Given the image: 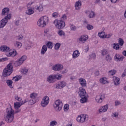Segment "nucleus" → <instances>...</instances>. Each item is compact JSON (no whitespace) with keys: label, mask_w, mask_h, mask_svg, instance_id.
I'll use <instances>...</instances> for the list:
<instances>
[{"label":"nucleus","mask_w":126,"mask_h":126,"mask_svg":"<svg viewBox=\"0 0 126 126\" xmlns=\"http://www.w3.org/2000/svg\"><path fill=\"white\" fill-rule=\"evenodd\" d=\"M4 119L5 122L9 123V124H10L14 120V111L12 110L11 106L6 109V116Z\"/></svg>","instance_id":"nucleus-1"},{"label":"nucleus","mask_w":126,"mask_h":126,"mask_svg":"<svg viewBox=\"0 0 126 126\" xmlns=\"http://www.w3.org/2000/svg\"><path fill=\"white\" fill-rule=\"evenodd\" d=\"M13 67L12 66V63H9L7 66L4 68L2 72L3 77H7L9 76L11 73L13 72Z\"/></svg>","instance_id":"nucleus-2"},{"label":"nucleus","mask_w":126,"mask_h":126,"mask_svg":"<svg viewBox=\"0 0 126 126\" xmlns=\"http://www.w3.org/2000/svg\"><path fill=\"white\" fill-rule=\"evenodd\" d=\"M47 22H49V18L44 16L38 20L37 21V25L41 28L45 27V26L47 25Z\"/></svg>","instance_id":"nucleus-3"},{"label":"nucleus","mask_w":126,"mask_h":126,"mask_svg":"<svg viewBox=\"0 0 126 126\" xmlns=\"http://www.w3.org/2000/svg\"><path fill=\"white\" fill-rule=\"evenodd\" d=\"M54 24L57 29H63L65 27V22L63 20L56 19L54 21Z\"/></svg>","instance_id":"nucleus-4"},{"label":"nucleus","mask_w":126,"mask_h":126,"mask_svg":"<svg viewBox=\"0 0 126 126\" xmlns=\"http://www.w3.org/2000/svg\"><path fill=\"white\" fill-rule=\"evenodd\" d=\"M11 19V14H8L0 21V29L3 28L8 22V20Z\"/></svg>","instance_id":"nucleus-5"},{"label":"nucleus","mask_w":126,"mask_h":126,"mask_svg":"<svg viewBox=\"0 0 126 126\" xmlns=\"http://www.w3.org/2000/svg\"><path fill=\"white\" fill-rule=\"evenodd\" d=\"M54 107L57 112H60L63 108V102L60 99H58L55 101Z\"/></svg>","instance_id":"nucleus-6"},{"label":"nucleus","mask_w":126,"mask_h":126,"mask_svg":"<svg viewBox=\"0 0 126 126\" xmlns=\"http://www.w3.org/2000/svg\"><path fill=\"white\" fill-rule=\"evenodd\" d=\"M52 69L54 71H60L63 69V65L61 63H57L52 66Z\"/></svg>","instance_id":"nucleus-7"},{"label":"nucleus","mask_w":126,"mask_h":126,"mask_svg":"<svg viewBox=\"0 0 126 126\" xmlns=\"http://www.w3.org/2000/svg\"><path fill=\"white\" fill-rule=\"evenodd\" d=\"M49 102H50V98L49 96H44L41 102L42 107H47L48 104H49Z\"/></svg>","instance_id":"nucleus-8"},{"label":"nucleus","mask_w":126,"mask_h":126,"mask_svg":"<svg viewBox=\"0 0 126 126\" xmlns=\"http://www.w3.org/2000/svg\"><path fill=\"white\" fill-rule=\"evenodd\" d=\"M105 94H99L98 95H96L95 97V101L97 103H99L101 104L104 100H105Z\"/></svg>","instance_id":"nucleus-9"},{"label":"nucleus","mask_w":126,"mask_h":126,"mask_svg":"<svg viewBox=\"0 0 126 126\" xmlns=\"http://www.w3.org/2000/svg\"><path fill=\"white\" fill-rule=\"evenodd\" d=\"M27 59V56L26 55H23L20 58L18 61L15 63L16 66H19V65H21V64L23 63H24L25 61Z\"/></svg>","instance_id":"nucleus-10"},{"label":"nucleus","mask_w":126,"mask_h":126,"mask_svg":"<svg viewBox=\"0 0 126 126\" xmlns=\"http://www.w3.org/2000/svg\"><path fill=\"white\" fill-rule=\"evenodd\" d=\"M66 86V83L64 81H60L57 83L56 88V89H63L64 87Z\"/></svg>","instance_id":"nucleus-11"},{"label":"nucleus","mask_w":126,"mask_h":126,"mask_svg":"<svg viewBox=\"0 0 126 126\" xmlns=\"http://www.w3.org/2000/svg\"><path fill=\"white\" fill-rule=\"evenodd\" d=\"M17 54V52H16V51L14 49L13 50H9L8 52H7L6 53V55L7 57H15L16 55Z\"/></svg>","instance_id":"nucleus-12"},{"label":"nucleus","mask_w":126,"mask_h":126,"mask_svg":"<svg viewBox=\"0 0 126 126\" xmlns=\"http://www.w3.org/2000/svg\"><path fill=\"white\" fill-rule=\"evenodd\" d=\"M78 94L80 97H85L86 96V91L82 88H80Z\"/></svg>","instance_id":"nucleus-13"},{"label":"nucleus","mask_w":126,"mask_h":126,"mask_svg":"<svg viewBox=\"0 0 126 126\" xmlns=\"http://www.w3.org/2000/svg\"><path fill=\"white\" fill-rule=\"evenodd\" d=\"M8 13H9V8L5 7L3 9H2V13H1V15H2V16L4 15H8V14H10Z\"/></svg>","instance_id":"nucleus-14"},{"label":"nucleus","mask_w":126,"mask_h":126,"mask_svg":"<svg viewBox=\"0 0 126 126\" xmlns=\"http://www.w3.org/2000/svg\"><path fill=\"white\" fill-rule=\"evenodd\" d=\"M113 82L114 83V85L118 86V85H120L121 82H120V78L116 76L113 77Z\"/></svg>","instance_id":"nucleus-15"},{"label":"nucleus","mask_w":126,"mask_h":126,"mask_svg":"<svg viewBox=\"0 0 126 126\" xmlns=\"http://www.w3.org/2000/svg\"><path fill=\"white\" fill-rule=\"evenodd\" d=\"M56 79V78L55 77V75H49L47 78V81L49 83H53L54 82V80Z\"/></svg>","instance_id":"nucleus-16"},{"label":"nucleus","mask_w":126,"mask_h":126,"mask_svg":"<svg viewBox=\"0 0 126 126\" xmlns=\"http://www.w3.org/2000/svg\"><path fill=\"white\" fill-rule=\"evenodd\" d=\"M0 50L1 51V52H6V53H7V52L9 51V50H10V48L9 47H7V46H1L0 47Z\"/></svg>","instance_id":"nucleus-17"},{"label":"nucleus","mask_w":126,"mask_h":126,"mask_svg":"<svg viewBox=\"0 0 126 126\" xmlns=\"http://www.w3.org/2000/svg\"><path fill=\"white\" fill-rule=\"evenodd\" d=\"M27 103L29 102V105L30 106H31L32 105H34L35 103H36V100L34 98H27Z\"/></svg>","instance_id":"nucleus-18"},{"label":"nucleus","mask_w":126,"mask_h":126,"mask_svg":"<svg viewBox=\"0 0 126 126\" xmlns=\"http://www.w3.org/2000/svg\"><path fill=\"white\" fill-rule=\"evenodd\" d=\"M46 46L47 48L52 50L53 49V47H54V43L50 41H47V43L46 44Z\"/></svg>","instance_id":"nucleus-19"},{"label":"nucleus","mask_w":126,"mask_h":126,"mask_svg":"<svg viewBox=\"0 0 126 126\" xmlns=\"http://www.w3.org/2000/svg\"><path fill=\"white\" fill-rule=\"evenodd\" d=\"M48 51V48L46 45H43L41 48V50L40 51V53L41 55H45L46 54V52Z\"/></svg>","instance_id":"nucleus-20"},{"label":"nucleus","mask_w":126,"mask_h":126,"mask_svg":"<svg viewBox=\"0 0 126 126\" xmlns=\"http://www.w3.org/2000/svg\"><path fill=\"white\" fill-rule=\"evenodd\" d=\"M108 105H106L103 106L101 108L99 109V113L101 114L102 112L105 113V112H107L108 111Z\"/></svg>","instance_id":"nucleus-21"},{"label":"nucleus","mask_w":126,"mask_h":126,"mask_svg":"<svg viewBox=\"0 0 126 126\" xmlns=\"http://www.w3.org/2000/svg\"><path fill=\"white\" fill-rule=\"evenodd\" d=\"M80 53H79V51L78 50H76L74 51L72 57L73 59H76V58H78V57H79Z\"/></svg>","instance_id":"nucleus-22"},{"label":"nucleus","mask_w":126,"mask_h":126,"mask_svg":"<svg viewBox=\"0 0 126 126\" xmlns=\"http://www.w3.org/2000/svg\"><path fill=\"white\" fill-rule=\"evenodd\" d=\"M79 81L82 87H85V86H86V80H85V79H80Z\"/></svg>","instance_id":"nucleus-23"},{"label":"nucleus","mask_w":126,"mask_h":126,"mask_svg":"<svg viewBox=\"0 0 126 126\" xmlns=\"http://www.w3.org/2000/svg\"><path fill=\"white\" fill-rule=\"evenodd\" d=\"M26 14L28 15H31L34 13V10L32 8H30L28 7V10L26 12Z\"/></svg>","instance_id":"nucleus-24"},{"label":"nucleus","mask_w":126,"mask_h":126,"mask_svg":"<svg viewBox=\"0 0 126 126\" xmlns=\"http://www.w3.org/2000/svg\"><path fill=\"white\" fill-rule=\"evenodd\" d=\"M88 38H85L83 36H81L80 38L77 39V41L79 42H81L82 43H84L86 40H88Z\"/></svg>","instance_id":"nucleus-25"},{"label":"nucleus","mask_w":126,"mask_h":126,"mask_svg":"<svg viewBox=\"0 0 126 126\" xmlns=\"http://www.w3.org/2000/svg\"><path fill=\"white\" fill-rule=\"evenodd\" d=\"M57 33L61 37H62V36H65V33H64V32L62 30V29H59V31H58Z\"/></svg>","instance_id":"nucleus-26"},{"label":"nucleus","mask_w":126,"mask_h":126,"mask_svg":"<svg viewBox=\"0 0 126 126\" xmlns=\"http://www.w3.org/2000/svg\"><path fill=\"white\" fill-rule=\"evenodd\" d=\"M81 98H82L80 99V102L82 104H84V103H86V102H87L88 98L87 96H83Z\"/></svg>","instance_id":"nucleus-27"},{"label":"nucleus","mask_w":126,"mask_h":126,"mask_svg":"<svg viewBox=\"0 0 126 126\" xmlns=\"http://www.w3.org/2000/svg\"><path fill=\"white\" fill-rule=\"evenodd\" d=\"M14 108L16 110H18L20 107H21V105L18 102H15L14 104Z\"/></svg>","instance_id":"nucleus-28"},{"label":"nucleus","mask_w":126,"mask_h":126,"mask_svg":"<svg viewBox=\"0 0 126 126\" xmlns=\"http://www.w3.org/2000/svg\"><path fill=\"white\" fill-rule=\"evenodd\" d=\"M6 83L10 88H13V87H12V83H13V82L11 81V80H7L6 81Z\"/></svg>","instance_id":"nucleus-29"},{"label":"nucleus","mask_w":126,"mask_h":126,"mask_svg":"<svg viewBox=\"0 0 126 126\" xmlns=\"http://www.w3.org/2000/svg\"><path fill=\"white\" fill-rule=\"evenodd\" d=\"M54 76L55 77V79H58V80H61L62 79V77H63V75L58 73L57 74H54Z\"/></svg>","instance_id":"nucleus-30"},{"label":"nucleus","mask_w":126,"mask_h":126,"mask_svg":"<svg viewBox=\"0 0 126 126\" xmlns=\"http://www.w3.org/2000/svg\"><path fill=\"white\" fill-rule=\"evenodd\" d=\"M79 5H81V2L79 1L76 2L75 4V7L77 10H78V9H79V7H78Z\"/></svg>","instance_id":"nucleus-31"},{"label":"nucleus","mask_w":126,"mask_h":126,"mask_svg":"<svg viewBox=\"0 0 126 126\" xmlns=\"http://www.w3.org/2000/svg\"><path fill=\"white\" fill-rule=\"evenodd\" d=\"M118 44L120 45V46H124V44H125V41H124V39H123L122 38H119L118 40Z\"/></svg>","instance_id":"nucleus-32"},{"label":"nucleus","mask_w":126,"mask_h":126,"mask_svg":"<svg viewBox=\"0 0 126 126\" xmlns=\"http://www.w3.org/2000/svg\"><path fill=\"white\" fill-rule=\"evenodd\" d=\"M98 37H100V38L104 39V38H105V32H99L98 33Z\"/></svg>","instance_id":"nucleus-33"},{"label":"nucleus","mask_w":126,"mask_h":126,"mask_svg":"<svg viewBox=\"0 0 126 126\" xmlns=\"http://www.w3.org/2000/svg\"><path fill=\"white\" fill-rule=\"evenodd\" d=\"M57 125H58V122H57V121L56 120L52 121L50 123V126H57Z\"/></svg>","instance_id":"nucleus-34"},{"label":"nucleus","mask_w":126,"mask_h":126,"mask_svg":"<svg viewBox=\"0 0 126 126\" xmlns=\"http://www.w3.org/2000/svg\"><path fill=\"white\" fill-rule=\"evenodd\" d=\"M113 49L115 50H120V45L119 43H114L113 44Z\"/></svg>","instance_id":"nucleus-35"},{"label":"nucleus","mask_w":126,"mask_h":126,"mask_svg":"<svg viewBox=\"0 0 126 126\" xmlns=\"http://www.w3.org/2000/svg\"><path fill=\"white\" fill-rule=\"evenodd\" d=\"M69 26L71 31H75V30H76V27L75 26H74V25L70 24Z\"/></svg>","instance_id":"nucleus-36"},{"label":"nucleus","mask_w":126,"mask_h":126,"mask_svg":"<svg viewBox=\"0 0 126 126\" xmlns=\"http://www.w3.org/2000/svg\"><path fill=\"white\" fill-rule=\"evenodd\" d=\"M88 119L86 118V116H84L83 115L81 116V122L80 123H84L86 121H87Z\"/></svg>","instance_id":"nucleus-37"},{"label":"nucleus","mask_w":126,"mask_h":126,"mask_svg":"<svg viewBox=\"0 0 126 126\" xmlns=\"http://www.w3.org/2000/svg\"><path fill=\"white\" fill-rule=\"evenodd\" d=\"M60 48H61V43H57L54 47V49L55 50H56V51H58V50H59L60 49Z\"/></svg>","instance_id":"nucleus-38"},{"label":"nucleus","mask_w":126,"mask_h":126,"mask_svg":"<svg viewBox=\"0 0 126 126\" xmlns=\"http://www.w3.org/2000/svg\"><path fill=\"white\" fill-rule=\"evenodd\" d=\"M100 83H102V84H106L107 83V80H106V78H102L100 80Z\"/></svg>","instance_id":"nucleus-39"},{"label":"nucleus","mask_w":126,"mask_h":126,"mask_svg":"<svg viewBox=\"0 0 126 126\" xmlns=\"http://www.w3.org/2000/svg\"><path fill=\"white\" fill-rule=\"evenodd\" d=\"M95 12H94V11H92L91 13L90 12L89 17H90V18H93V17H95Z\"/></svg>","instance_id":"nucleus-40"},{"label":"nucleus","mask_w":126,"mask_h":126,"mask_svg":"<svg viewBox=\"0 0 126 126\" xmlns=\"http://www.w3.org/2000/svg\"><path fill=\"white\" fill-rule=\"evenodd\" d=\"M21 72L22 73H23V74H26V73L28 72V70L25 67L23 68L21 70Z\"/></svg>","instance_id":"nucleus-41"},{"label":"nucleus","mask_w":126,"mask_h":126,"mask_svg":"<svg viewBox=\"0 0 126 126\" xmlns=\"http://www.w3.org/2000/svg\"><path fill=\"white\" fill-rule=\"evenodd\" d=\"M63 108H64V111H65V112H66L67 111H68V110L69 109V105L65 104Z\"/></svg>","instance_id":"nucleus-42"},{"label":"nucleus","mask_w":126,"mask_h":126,"mask_svg":"<svg viewBox=\"0 0 126 126\" xmlns=\"http://www.w3.org/2000/svg\"><path fill=\"white\" fill-rule=\"evenodd\" d=\"M15 100H17V101H18V102H21L22 100V98L20 97V96H18L17 95L15 96Z\"/></svg>","instance_id":"nucleus-43"},{"label":"nucleus","mask_w":126,"mask_h":126,"mask_svg":"<svg viewBox=\"0 0 126 126\" xmlns=\"http://www.w3.org/2000/svg\"><path fill=\"white\" fill-rule=\"evenodd\" d=\"M120 58L119 54H116L114 56V60L115 62H119V59Z\"/></svg>","instance_id":"nucleus-44"},{"label":"nucleus","mask_w":126,"mask_h":126,"mask_svg":"<svg viewBox=\"0 0 126 126\" xmlns=\"http://www.w3.org/2000/svg\"><path fill=\"white\" fill-rule=\"evenodd\" d=\"M90 59H93V60H95L96 59V54L94 53H92L90 55Z\"/></svg>","instance_id":"nucleus-45"},{"label":"nucleus","mask_w":126,"mask_h":126,"mask_svg":"<svg viewBox=\"0 0 126 126\" xmlns=\"http://www.w3.org/2000/svg\"><path fill=\"white\" fill-rule=\"evenodd\" d=\"M86 28L88 29V30H92V29H93V27L90 24H88L86 26Z\"/></svg>","instance_id":"nucleus-46"},{"label":"nucleus","mask_w":126,"mask_h":126,"mask_svg":"<svg viewBox=\"0 0 126 126\" xmlns=\"http://www.w3.org/2000/svg\"><path fill=\"white\" fill-rule=\"evenodd\" d=\"M36 10H39V11H43V6L41 5H40L39 6H38L36 8Z\"/></svg>","instance_id":"nucleus-47"},{"label":"nucleus","mask_w":126,"mask_h":126,"mask_svg":"<svg viewBox=\"0 0 126 126\" xmlns=\"http://www.w3.org/2000/svg\"><path fill=\"white\" fill-rule=\"evenodd\" d=\"M101 54L102 56H105V55H107L108 54V51H107V50L103 49L101 51Z\"/></svg>","instance_id":"nucleus-48"},{"label":"nucleus","mask_w":126,"mask_h":126,"mask_svg":"<svg viewBox=\"0 0 126 126\" xmlns=\"http://www.w3.org/2000/svg\"><path fill=\"white\" fill-rule=\"evenodd\" d=\"M109 73L110 74V75H114L116 74V70H112L109 71Z\"/></svg>","instance_id":"nucleus-49"},{"label":"nucleus","mask_w":126,"mask_h":126,"mask_svg":"<svg viewBox=\"0 0 126 126\" xmlns=\"http://www.w3.org/2000/svg\"><path fill=\"white\" fill-rule=\"evenodd\" d=\"M106 60L107 62H110V61H112V57L110 56V55H108L106 57Z\"/></svg>","instance_id":"nucleus-50"},{"label":"nucleus","mask_w":126,"mask_h":126,"mask_svg":"<svg viewBox=\"0 0 126 126\" xmlns=\"http://www.w3.org/2000/svg\"><path fill=\"white\" fill-rule=\"evenodd\" d=\"M27 98L24 100V101H22L21 102H19V103H20V104L21 105V106H22V105H24V104H25V103H27Z\"/></svg>","instance_id":"nucleus-51"},{"label":"nucleus","mask_w":126,"mask_h":126,"mask_svg":"<svg viewBox=\"0 0 126 126\" xmlns=\"http://www.w3.org/2000/svg\"><path fill=\"white\" fill-rule=\"evenodd\" d=\"M113 34L112 33H109L108 34H106L105 35V38H106L107 39H109V38H111Z\"/></svg>","instance_id":"nucleus-52"},{"label":"nucleus","mask_w":126,"mask_h":126,"mask_svg":"<svg viewBox=\"0 0 126 126\" xmlns=\"http://www.w3.org/2000/svg\"><path fill=\"white\" fill-rule=\"evenodd\" d=\"M35 98H36V96H35V94L34 93L30 94V99H35Z\"/></svg>","instance_id":"nucleus-53"},{"label":"nucleus","mask_w":126,"mask_h":126,"mask_svg":"<svg viewBox=\"0 0 126 126\" xmlns=\"http://www.w3.org/2000/svg\"><path fill=\"white\" fill-rule=\"evenodd\" d=\"M15 46L19 48V47H21V43L17 41L15 44Z\"/></svg>","instance_id":"nucleus-54"},{"label":"nucleus","mask_w":126,"mask_h":126,"mask_svg":"<svg viewBox=\"0 0 126 126\" xmlns=\"http://www.w3.org/2000/svg\"><path fill=\"white\" fill-rule=\"evenodd\" d=\"M58 15H59V14H58L57 12H54L52 14L53 17H55V18L58 17Z\"/></svg>","instance_id":"nucleus-55"},{"label":"nucleus","mask_w":126,"mask_h":126,"mask_svg":"<svg viewBox=\"0 0 126 126\" xmlns=\"http://www.w3.org/2000/svg\"><path fill=\"white\" fill-rule=\"evenodd\" d=\"M8 58H3L2 59H0V62H5V61H7Z\"/></svg>","instance_id":"nucleus-56"},{"label":"nucleus","mask_w":126,"mask_h":126,"mask_svg":"<svg viewBox=\"0 0 126 126\" xmlns=\"http://www.w3.org/2000/svg\"><path fill=\"white\" fill-rule=\"evenodd\" d=\"M20 22V21L19 20H17L14 23H15V25L16 26H19V23Z\"/></svg>","instance_id":"nucleus-57"},{"label":"nucleus","mask_w":126,"mask_h":126,"mask_svg":"<svg viewBox=\"0 0 126 126\" xmlns=\"http://www.w3.org/2000/svg\"><path fill=\"white\" fill-rule=\"evenodd\" d=\"M124 59H125V57L124 56H122L121 57H119L118 62H123Z\"/></svg>","instance_id":"nucleus-58"},{"label":"nucleus","mask_w":126,"mask_h":126,"mask_svg":"<svg viewBox=\"0 0 126 126\" xmlns=\"http://www.w3.org/2000/svg\"><path fill=\"white\" fill-rule=\"evenodd\" d=\"M121 103L119 100H116L115 101V106H119V105H121Z\"/></svg>","instance_id":"nucleus-59"},{"label":"nucleus","mask_w":126,"mask_h":126,"mask_svg":"<svg viewBox=\"0 0 126 126\" xmlns=\"http://www.w3.org/2000/svg\"><path fill=\"white\" fill-rule=\"evenodd\" d=\"M66 72H67V70L66 69H65L63 71H61L60 73H61V74H64V73H66Z\"/></svg>","instance_id":"nucleus-60"},{"label":"nucleus","mask_w":126,"mask_h":126,"mask_svg":"<svg viewBox=\"0 0 126 126\" xmlns=\"http://www.w3.org/2000/svg\"><path fill=\"white\" fill-rule=\"evenodd\" d=\"M114 117L115 118H118L119 117V113L118 112H115L113 113Z\"/></svg>","instance_id":"nucleus-61"},{"label":"nucleus","mask_w":126,"mask_h":126,"mask_svg":"<svg viewBox=\"0 0 126 126\" xmlns=\"http://www.w3.org/2000/svg\"><path fill=\"white\" fill-rule=\"evenodd\" d=\"M77 121H78L79 123H81V116H79L77 118Z\"/></svg>","instance_id":"nucleus-62"},{"label":"nucleus","mask_w":126,"mask_h":126,"mask_svg":"<svg viewBox=\"0 0 126 126\" xmlns=\"http://www.w3.org/2000/svg\"><path fill=\"white\" fill-rule=\"evenodd\" d=\"M66 18H67L66 15L64 14L62 16L61 18H62V19H63V20H66Z\"/></svg>","instance_id":"nucleus-63"},{"label":"nucleus","mask_w":126,"mask_h":126,"mask_svg":"<svg viewBox=\"0 0 126 126\" xmlns=\"http://www.w3.org/2000/svg\"><path fill=\"white\" fill-rule=\"evenodd\" d=\"M23 39V36L22 35H20L18 36V40H22Z\"/></svg>","instance_id":"nucleus-64"}]
</instances>
